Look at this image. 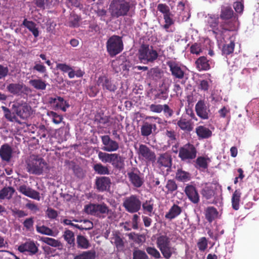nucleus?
<instances>
[{
	"mask_svg": "<svg viewBox=\"0 0 259 259\" xmlns=\"http://www.w3.org/2000/svg\"><path fill=\"white\" fill-rule=\"evenodd\" d=\"M49 169L48 164L43 158L38 156H31L27 161V169L30 174L40 175L49 170Z\"/></svg>",
	"mask_w": 259,
	"mask_h": 259,
	"instance_id": "obj_1",
	"label": "nucleus"
},
{
	"mask_svg": "<svg viewBox=\"0 0 259 259\" xmlns=\"http://www.w3.org/2000/svg\"><path fill=\"white\" fill-rule=\"evenodd\" d=\"M130 9L128 3L124 0H113L109 6V12L112 17L125 15Z\"/></svg>",
	"mask_w": 259,
	"mask_h": 259,
	"instance_id": "obj_2",
	"label": "nucleus"
},
{
	"mask_svg": "<svg viewBox=\"0 0 259 259\" xmlns=\"http://www.w3.org/2000/svg\"><path fill=\"white\" fill-rule=\"evenodd\" d=\"M220 18L225 20H229V27L225 28V29L234 31L236 30L239 25L238 19L233 15V11L229 6H223L221 8Z\"/></svg>",
	"mask_w": 259,
	"mask_h": 259,
	"instance_id": "obj_3",
	"label": "nucleus"
},
{
	"mask_svg": "<svg viewBox=\"0 0 259 259\" xmlns=\"http://www.w3.org/2000/svg\"><path fill=\"white\" fill-rule=\"evenodd\" d=\"M106 48L110 56L113 57L120 53L123 48L121 38L117 35L111 36L107 41Z\"/></svg>",
	"mask_w": 259,
	"mask_h": 259,
	"instance_id": "obj_4",
	"label": "nucleus"
},
{
	"mask_svg": "<svg viewBox=\"0 0 259 259\" xmlns=\"http://www.w3.org/2000/svg\"><path fill=\"white\" fill-rule=\"evenodd\" d=\"M12 109L18 116L23 119L29 117L32 113L31 107L23 101H15Z\"/></svg>",
	"mask_w": 259,
	"mask_h": 259,
	"instance_id": "obj_5",
	"label": "nucleus"
},
{
	"mask_svg": "<svg viewBox=\"0 0 259 259\" xmlns=\"http://www.w3.org/2000/svg\"><path fill=\"white\" fill-rule=\"evenodd\" d=\"M157 57V52L148 47L142 46L139 51V58L144 64L153 62Z\"/></svg>",
	"mask_w": 259,
	"mask_h": 259,
	"instance_id": "obj_6",
	"label": "nucleus"
},
{
	"mask_svg": "<svg viewBox=\"0 0 259 259\" xmlns=\"http://www.w3.org/2000/svg\"><path fill=\"white\" fill-rule=\"evenodd\" d=\"M123 205L127 211L133 213L140 209L141 202L137 197L132 195L125 199Z\"/></svg>",
	"mask_w": 259,
	"mask_h": 259,
	"instance_id": "obj_7",
	"label": "nucleus"
},
{
	"mask_svg": "<svg viewBox=\"0 0 259 259\" xmlns=\"http://www.w3.org/2000/svg\"><path fill=\"white\" fill-rule=\"evenodd\" d=\"M196 152L194 146L188 144L181 148L179 156L182 160L193 159L196 157Z\"/></svg>",
	"mask_w": 259,
	"mask_h": 259,
	"instance_id": "obj_8",
	"label": "nucleus"
},
{
	"mask_svg": "<svg viewBox=\"0 0 259 259\" xmlns=\"http://www.w3.org/2000/svg\"><path fill=\"white\" fill-rule=\"evenodd\" d=\"M84 210L86 213L96 216L107 213L109 211L108 207L104 204H94L85 205Z\"/></svg>",
	"mask_w": 259,
	"mask_h": 259,
	"instance_id": "obj_9",
	"label": "nucleus"
},
{
	"mask_svg": "<svg viewBox=\"0 0 259 259\" xmlns=\"http://www.w3.org/2000/svg\"><path fill=\"white\" fill-rule=\"evenodd\" d=\"M103 144L102 150L108 152H114L119 149L118 143L112 140L109 136L105 135L101 137Z\"/></svg>",
	"mask_w": 259,
	"mask_h": 259,
	"instance_id": "obj_10",
	"label": "nucleus"
},
{
	"mask_svg": "<svg viewBox=\"0 0 259 259\" xmlns=\"http://www.w3.org/2000/svg\"><path fill=\"white\" fill-rule=\"evenodd\" d=\"M49 103L55 110L60 109L64 112L69 107V103L60 97L49 98Z\"/></svg>",
	"mask_w": 259,
	"mask_h": 259,
	"instance_id": "obj_11",
	"label": "nucleus"
},
{
	"mask_svg": "<svg viewBox=\"0 0 259 259\" xmlns=\"http://www.w3.org/2000/svg\"><path fill=\"white\" fill-rule=\"evenodd\" d=\"M195 110L197 115L203 119L209 117V109L204 101L200 100L195 105Z\"/></svg>",
	"mask_w": 259,
	"mask_h": 259,
	"instance_id": "obj_12",
	"label": "nucleus"
},
{
	"mask_svg": "<svg viewBox=\"0 0 259 259\" xmlns=\"http://www.w3.org/2000/svg\"><path fill=\"white\" fill-rule=\"evenodd\" d=\"M98 158L104 163H111L113 165H115L118 161L119 155L116 153H108L99 151Z\"/></svg>",
	"mask_w": 259,
	"mask_h": 259,
	"instance_id": "obj_13",
	"label": "nucleus"
},
{
	"mask_svg": "<svg viewBox=\"0 0 259 259\" xmlns=\"http://www.w3.org/2000/svg\"><path fill=\"white\" fill-rule=\"evenodd\" d=\"M208 24L212 32L217 35H222L224 31L227 30L219 25V17L217 16H209L208 19Z\"/></svg>",
	"mask_w": 259,
	"mask_h": 259,
	"instance_id": "obj_14",
	"label": "nucleus"
},
{
	"mask_svg": "<svg viewBox=\"0 0 259 259\" xmlns=\"http://www.w3.org/2000/svg\"><path fill=\"white\" fill-rule=\"evenodd\" d=\"M185 192L189 199L193 203L199 202V195L196 188L191 185H187L185 188Z\"/></svg>",
	"mask_w": 259,
	"mask_h": 259,
	"instance_id": "obj_15",
	"label": "nucleus"
},
{
	"mask_svg": "<svg viewBox=\"0 0 259 259\" xmlns=\"http://www.w3.org/2000/svg\"><path fill=\"white\" fill-rule=\"evenodd\" d=\"M172 74L176 78L181 79L184 77V72L178 63L169 61L167 62Z\"/></svg>",
	"mask_w": 259,
	"mask_h": 259,
	"instance_id": "obj_16",
	"label": "nucleus"
},
{
	"mask_svg": "<svg viewBox=\"0 0 259 259\" xmlns=\"http://www.w3.org/2000/svg\"><path fill=\"white\" fill-rule=\"evenodd\" d=\"M96 185L100 191L108 190L110 187L111 181L108 177H101L96 179Z\"/></svg>",
	"mask_w": 259,
	"mask_h": 259,
	"instance_id": "obj_17",
	"label": "nucleus"
},
{
	"mask_svg": "<svg viewBox=\"0 0 259 259\" xmlns=\"http://www.w3.org/2000/svg\"><path fill=\"white\" fill-rule=\"evenodd\" d=\"M18 190L21 193L27 197L37 200H40V197L38 192L34 190H32L29 187H27L25 185H22L20 186Z\"/></svg>",
	"mask_w": 259,
	"mask_h": 259,
	"instance_id": "obj_18",
	"label": "nucleus"
},
{
	"mask_svg": "<svg viewBox=\"0 0 259 259\" xmlns=\"http://www.w3.org/2000/svg\"><path fill=\"white\" fill-rule=\"evenodd\" d=\"M18 250L21 252H29L31 254H35L38 251V248L32 241H27L19 246Z\"/></svg>",
	"mask_w": 259,
	"mask_h": 259,
	"instance_id": "obj_19",
	"label": "nucleus"
},
{
	"mask_svg": "<svg viewBox=\"0 0 259 259\" xmlns=\"http://www.w3.org/2000/svg\"><path fill=\"white\" fill-rule=\"evenodd\" d=\"M157 163L158 167L161 168L164 167L169 168L171 165V158L168 153L161 154L158 158Z\"/></svg>",
	"mask_w": 259,
	"mask_h": 259,
	"instance_id": "obj_20",
	"label": "nucleus"
},
{
	"mask_svg": "<svg viewBox=\"0 0 259 259\" xmlns=\"http://www.w3.org/2000/svg\"><path fill=\"white\" fill-rule=\"evenodd\" d=\"M12 149L8 144L3 145L0 148V157L3 160L9 161L11 158Z\"/></svg>",
	"mask_w": 259,
	"mask_h": 259,
	"instance_id": "obj_21",
	"label": "nucleus"
},
{
	"mask_svg": "<svg viewBox=\"0 0 259 259\" xmlns=\"http://www.w3.org/2000/svg\"><path fill=\"white\" fill-rule=\"evenodd\" d=\"M22 25L26 27L35 37L38 36L39 31L36 24L34 22L32 21H29L27 19H24Z\"/></svg>",
	"mask_w": 259,
	"mask_h": 259,
	"instance_id": "obj_22",
	"label": "nucleus"
},
{
	"mask_svg": "<svg viewBox=\"0 0 259 259\" xmlns=\"http://www.w3.org/2000/svg\"><path fill=\"white\" fill-rule=\"evenodd\" d=\"M181 212V207L178 205L174 204L165 214V218L170 220H172L178 217Z\"/></svg>",
	"mask_w": 259,
	"mask_h": 259,
	"instance_id": "obj_23",
	"label": "nucleus"
},
{
	"mask_svg": "<svg viewBox=\"0 0 259 259\" xmlns=\"http://www.w3.org/2000/svg\"><path fill=\"white\" fill-rule=\"evenodd\" d=\"M139 154L148 160H152L155 158V154L145 145H141L139 149Z\"/></svg>",
	"mask_w": 259,
	"mask_h": 259,
	"instance_id": "obj_24",
	"label": "nucleus"
},
{
	"mask_svg": "<svg viewBox=\"0 0 259 259\" xmlns=\"http://www.w3.org/2000/svg\"><path fill=\"white\" fill-rule=\"evenodd\" d=\"M196 132L199 138L202 139L208 138L212 135V132L209 128L202 125L196 128Z\"/></svg>",
	"mask_w": 259,
	"mask_h": 259,
	"instance_id": "obj_25",
	"label": "nucleus"
},
{
	"mask_svg": "<svg viewBox=\"0 0 259 259\" xmlns=\"http://www.w3.org/2000/svg\"><path fill=\"white\" fill-rule=\"evenodd\" d=\"M210 159L208 157L200 156L198 157L195 162V167L199 169L203 170L206 169Z\"/></svg>",
	"mask_w": 259,
	"mask_h": 259,
	"instance_id": "obj_26",
	"label": "nucleus"
},
{
	"mask_svg": "<svg viewBox=\"0 0 259 259\" xmlns=\"http://www.w3.org/2000/svg\"><path fill=\"white\" fill-rule=\"evenodd\" d=\"M98 83L99 84L102 85L104 88L110 91H114L116 89V86L112 84L107 77L104 76L99 78Z\"/></svg>",
	"mask_w": 259,
	"mask_h": 259,
	"instance_id": "obj_27",
	"label": "nucleus"
},
{
	"mask_svg": "<svg viewBox=\"0 0 259 259\" xmlns=\"http://www.w3.org/2000/svg\"><path fill=\"white\" fill-rule=\"evenodd\" d=\"M56 68L63 72H67L70 78H73L74 77L73 69L69 65L65 63H58L56 65Z\"/></svg>",
	"mask_w": 259,
	"mask_h": 259,
	"instance_id": "obj_28",
	"label": "nucleus"
},
{
	"mask_svg": "<svg viewBox=\"0 0 259 259\" xmlns=\"http://www.w3.org/2000/svg\"><path fill=\"white\" fill-rule=\"evenodd\" d=\"M155 129V124L145 122L141 128V134L144 136H148L152 133V130Z\"/></svg>",
	"mask_w": 259,
	"mask_h": 259,
	"instance_id": "obj_29",
	"label": "nucleus"
},
{
	"mask_svg": "<svg viewBox=\"0 0 259 259\" xmlns=\"http://www.w3.org/2000/svg\"><path fill=\"white\" fill-rule=\"evenodd\" d=\"M241 192L240 190H236L233 194L231 202L232 207L235 210H238L239 208V202Z\"/></svg>",
	"mask_w": 259,
	"mask_h": 259,
	"instance_id": "obj_30",
	"label": "nucleus"
},
{
	"mask_svg": "<svg viewBox=\"0 0 259 259\" xmlns=\"http://www.w3.org/2000/svg\"><path fill=\"white\" fill-rule=\"evenodd\" d=\"M8 91L14 95H20L22 92L23 84L11 83L7 86Z\"/></svg>",
	"mask_w": 259,
	"mask_h": 259,
	"instance_id": "obj_31",
	"label": "nucleus"
},
{
	"mask_svg": "<svg viewBox=\"0 0 259 259\" xmlns=\"http://www.w3.org/2000/svg\"><path fill=\"white\" fill-rule=\"evenodd\" d=\"M170 239L166 235H161L157 238V246L161 250L163 248L170 245Z\"/></svg>",
	"mask_w": 259,
	"mask_h": 259,
	"instance_id": "obj_32",
	"label": "nucleus"
},
{
	"mask_svg": "<svg viewBox=\"0 0 259 259\" xmlns=\"http://www.w3.org/2000/svg\"><path fill=\"white\" fill-rule=\"evenodd\" d=\"M178 125L182 130L190 131L193 129V125L190 120L185 118H181L177 122Z\"/></svg>",
	"mask_w": 259,
	"mask_h": 259,
	"instance_id": "obj_33",
	"label": "nucleus"
},
{
	"mask_svg": "<svg viewBox=\"0 0 259 259\" xmlns=\"http://www.w3.org/2000/svg\"><path fill=\"white\" fill-rule=\"evenodd\" d=\"M29 83L34 88L38 90H44L46 88L47 83L46 81L40 79H32L29 81Z\"/></svg>",
	"mask_w": 259,
	"mask_h": 259,
	"instance_id": "obj_34",
	"label": "nucleus"
},
{
	"mask_svg": "<svg viewBox=\"0 0 259 259\" xmlns=\"http://www.w3.org/2000/svg\"><path fill=\"white\" fill-rule=\"evenodd\" d=\"M196 65L199 70H208L210 68L208 61L204 57H200L196 61Z\"/></svg>",
	"mask_w": 259,
	"mask_h": 259,
	"instance_id": "obj_35",
	"label": "nucleus"
},
{
	"mask_svg": "<svg viewBox=\"0 0 259 259\" xmlns=\"http://www.w3.org/2000/svg\"><path fill=\"white\" fill-rule=\"evenodd\" d=\"M202 194L207 199L211 198L214 195V186L212 184L206 185L202 191Z\"/></svg>",
	"mask_w": 259,
	"mask_h": 259,
	"instance_id": "obj_36",
	"label": "nucleus"
},
{
	"mask_svg": "<svg viewBox=\"0 0 259 259\" xmlns=\"http://www.w3.org/2000/svg\"><path fill=\"white\" fill-rule=\"evenodd\" d=\"M131 183L136 187H140L143 184V180L140 176L134 172H130L128 174Z\"/></svg>",
	"mask_w": 259,
	"mask_h": 259,
	"instance_id": "obj_37",
	"label": "nucleus"
},
{
	"mask_svg": "<svg viewBox=\"0 0 259 259\" xmlns=\"http://www.w3.org/2000/svg\"><path fill=\"white\" fill-rule=\"evenodd\" d=\"M163 257L166 259L169 258L172 254L176 253V248L171 246L170 245L160 250Z\"/></svg>",
	"mask_w": 259,
	"mask_h": 259,
	"instance_id": "obj_38",
	"label": "nucleus"
},
{
	"mask_svg": "<svg viewBox=\"0 0 259 259\" xmlns=\"http://www.w3.org/2000/svg\"><path fill=\"white\" fill-rule=\"evenodd\" d=\"M176 179L182 182H187L190 180L191 175L182 169H178L176 176Z\"/></svg>",
	"mask_w": 259,
	"mask_h": 259,
	"instance_id": "obj_39",
	"label": "nucleus"
},
{
	"mask_svg": "<svg viewBox=\"0 0 259 259\" xmlns=\"http://www.w3.org/2000/svg\"><path fill=\"white\" fill-rule=\"evenodd\" d=\"M63 237L68 244L72 246L74 245L75 237L72 231L69 230H65L63 233Z\"/></svg>",
	"mask_w": 259,
	"mask_h": 259,
	"instance_id": "obj_40",
	"label": "nucleus"
},
{
	"mask_svg": "<svg viewBox=\"0 0 259 259\" xmlns=\"http://www.w3.org/2000/svg\"><path fill=\"white\" fill-rule=\"evenodd\" d=\"M36 231L38 233H41L42 234L52 236L54 237H56L58 235V232L55 233L51 229L45 226H36Z\"/></svg>",
	"mask_w": 259,
	"mask_h": 259,
	"instance_id": "obj_41",
	"label": "nucleus"
},
{
	"mask_svg": "<svg viewBox=\"0 0 259 259\" xmlns=\"http://www.w3.org/2000/svg\"><path fill=\"white\" fill-rule=\"evenodd\" d=\"M40 240L46 244L54 247H59L61 246V243L58 240L49 237H42Z\"/></svg>",
	"mask_w": 259,
	"mask_h": 259,
	"instance_id": "obj_42",
	"label": "nucleus"
},
{
	"mask_svg": "<svg viewBox=\"0 0 259 259\" xmlns=\"http://www.w3.org/2000/svg\"><path fill=\"white\" fill-rule=\"evenodd\" d=\"M14 192V190L11 187L4 188L0 191V199H10Z\"/></svg>",
	"mask_w": 259,
	"mask_h": 259,
	"instance_id": "obj_43",
	"label": "nucleus"
},
{
	"mask_svg": "<svg viewBox=\"0 0 259 259\" xmlns=\"http://www.w3.org/2000/svg\"><path fill=\"white\" fill-rule=\"evenodd\" d=\"M80 224L75 225V227L80 230H90L93 227V224L90 221L84 220L79 222Z\"/></svg>",
	"mask_w": 259,
	"mask_h": 259,
	"instance_id": "obj_44",
	"label": "nucleus"
},
{
	"mask_svg": "<svg viewBox=\"0 0 259 259\" xmlns=\"http://www.w3.org/2000/svg\"><path fill=\"white\" fill-rule=\"evenodd\" d=\"M218 212L215 208L210 207L207 208L205 212V217L206 219L211 222L217 216Z\"/></svg>",
	"mask_w": 259,
	"mask_h": 259,
	"instance_id": "obj_45",
	"label": "nucleus"
},
{
	"mask_svg": "<svg viewBox=\"0 0 259 259\" xmlns=\"http://www.w3.org/2000/svg\"><path fill=\"white\" fill-rule=\"evenodd\" d=\"M142 207L145 213L149 216H151L154 213L153 203L151 201H146L143 204Z\"/></svg>",
	"mask_w": 259,
	"mask_h": 259,
	"instance_id": "obj_46",
	"label": "nucleus"
},
{
	"mask_svg": "<svg viewBox=\"0 0 259 259\" xmlns=\"http://www.w3.org/2000/svg\"><path fill=\"white\" fill-rule=\"evenodd\" d=\"M95 253L93 251H83L75 256L74 259H95Z\"/></svg>",
	"mask_w": 259,
	"mask_h": 259,
	"instance_id": "obj_47",
	"label": "nucleus"
},
{
	"mask_svg": "<svg viewBox=\"0 0 259 259\" xmlns=\"http://www.w3.org/2000/svg\"><path fill=\"white\" fill-rule=\"evenodd\" d=\"M77 244L78 247L87 249L89 246L88 240L83 236H78L77 237Z\"/></svg>",
	"mask_w": 259,
	"mask_h": 259,
	"instance_id": "obj_48",
	"label": "nucleus"
},
{
	"mask_svg": "<svg viewBox=\"0 0 259 259\" xmlns=\"http://www.w3.org/2000/svg\"><path fill=\"white\" fill-rule=\"evenodd\" d=\"M94 169L96 172L100 175H108L109 174L108 167L100 163L95 164Z\"/></svg>",
	"mask_w": 259,
	"mask_h": 259,
	"instance_id": "obj_49",
	"label": "nucleus"
},
{
	"mask_svg": "<svg viewBox=\"0 0 259 259\" xmlns=\"http://www.w3.org/2000/svg\"><path fill=\"white\" fill-rule=\"evenodd\" d=\"M110 242L118 248H121L123 245L122 239L116 234H113L112 236L110 238Z\"/></svg>",
	"mask_w": 259,
	"mask_h": 259,
	"instance_id": "obj_50",
	"label": "nucleus"
},
{
	"mask_svg": "<svg viewBox=\"0 0 259 259\" xmlns=\"http://www.w3.org/2000/svg\"><path fill=\"white\" fill-rule=\"evenodd\" d=\"M0 259H19L12 253L6 250H0Z\"/></svg>",
	"mask_w": 259,
	"mask_h": 259,
	"instance_id": "obj_51",
	"label": "nucleus"
},
{
	"mask_svg": "<svg viewBox=\"0 0 259 259\" xmlns=\"http://www.w3.org/2000/svg\"><path fill=\"white\" fill-rule=\"evenodd\" d=\"M147 252L155 258H159L161 257L160 252L154 247H148L146 248Z\"/></svg>",
	"mask_w": 259,
	"mask_h": 259,
	"instance_id": "obj_52",
	"label": "nucleus"
},
{
	"mask_svg": "<svg viewBox=\"0 0 259 259\" xmlns=\"http://www.w3.org/2000/svg\"><path fill=\"white\" fill-rule=\"evenodd\" d=\"M48 114L49 116L52 117L53 122L55 124H59L62 121V116L58 115L56 112L51 111L49 112Z\"/></svg>",
	"mask_w": 259,
	"mask_h": 259,
	"instance_id": "obj_53",
	"label": "nucleus"
},
{
	"mask_svg": "<svg viewBox=\"0 0 259 259\" xmlns=\"http://www.w3.org/2000/svg\"><path fill=\"white\" fill-rule=\"evenodd\" d=\"M133 259H148V256L144 251L136 250L133 252Z\"/></svg>",
	"mask_w": 259,
	"mask_h": 259,
	"instance_id": "obj_54",
	"label": "nucleus"
},
{
	"mask_svg": "<svg viewBox=\"0 0 259 259\" xmlns=\"http://www.w3.org/2000/svg\"><path fill=\"white\" fill-rule=\"evenodd\" d=\"M235 44L233 42H230V44L224 45L223 48V53L224 54L229 55L234 51Z\"/></svg>",
	"mask_w": 259,
	"mask_h": 259,
	"instance_id": "obj_55",
	"label": "nucleus"
},
{
	"mask_svg": "<svg viewBox=\"0 0 259 259\" xmlns=\"http://www.w3.org/2000/svg\"><path fill=\"white\" fill-rule=\"evenodd\" d=\"M57 0H37L36 5L39 7H43L45 5L49 6L52 4H55Z\"/></svg>",
	"mask_w": 259,
	"mask_h": 259,
	"instance_id": "obj_56",
	"label": "nucleus"
},
{
	"mask_svg": "<svg viewBox=\"0 0 259 259\" xmlns=\"http://www.w3.org/2000/svg\"><path fill=\"white\" fill-rule=\"evenodd\" d=\"M197 246L199 249L201 251H204L207 247V241L205 237H202L199 239L198 243Z\"/></svg>",
	"mask_w": 259,
	"mask_h": 259,
	"instance_id": "obj_57",
	"label": "nucleus"
},
{
	"mask_svg": "<svg viewBox=\"0 0 259 259\" xmlns=\"http://www.w3.org/2000/svg\"><path fill=\"white\" fill-rule=\"evenodd\" d=\"M149 109L153 112L159 113L163 111V108L162 105L153 104L150 105Z\"/></svg>",
	"mask_w": 259,
	"mask_h": 259,
	"instance_id": "obj_58",
	"label": "nucleus"
},
{
	"mask_svg": "<svg viewBox=\"0 0 259 259\" xmlns=\"http://www.w3.org/2000/svg\"><path fill=\"white\" fill-rule=\"evenodd\" d=\"M190 50L192 54L196 55H199L202 52L200 45L197 44L193 45L191 47Z\"/></svg>",
	"mask_w": 259,
	"mask_h": 259,
	"instance_id": "obj_59",
	"label": "nucleus"
},
{
	"mask_svg": "<svg viewBox=\"0 0 259 259\" xmlns=\"http://www.w3.org/2000/svg\"><path fill=\"white\" fill-rule=\"evenodd\" d=\"M166 188L170 192H173L177 189L176 182L172 180H168L166 185Z\"/></svg>",
	"mask_w": 259,
	"mask_h": 259,
	"instance_id": "obj_60",
	"label": "nucleus"
},
{
	"mask_svg": "<svg viewBox=\"0 0 259 259\" xmlns=\"http://www.w3.org/2000/svg\"><path fill=\"white\" fill-rule=\"evenodd\" d=\"M33 69L40 73H45L46 72V67L43 64L37 62H35Z\"/></svg>",
	"mask_w": 259,
	"mask_h": 259,
	"instance_id": "obj_61",
	"label": "nucleus"
},
{
	"mask_svg": "<svg viewBox=\"0 0 259 259\" xmlns=\"http://www.w3.org/2000/svg\"><path fill=\"white\" fill-rule=\"evenodd\" d=\"M46 214L48 218L50 219H55L58 215L57 211L51 208H48Z\"/></svg>",
	"mask_w": 259,
	"mask_h": 259,
	"instance_id": "obj_62",
	"label": "nucleus"
},
{
	"mask_svg": "<svg viewBox=\"0 0 259 259\" xmlns=\"http://www.w3.org/2000/svg\"><path fill=\"white\" fill-rule=\"evenodd\" d=\"M24 226L27 229L30 230L33 225V220L32 218L27 219L23 223Z\"/></svg>",
	"mask_w": 259,
	"mask_h": 259,
	"instance_id": "obj_63",
	"label": "nucleus"
},
{
	"mask_svg": "<svg viewBox=\"0 0 259 259\" xmlns=\"http://www.w3.org/2000/svg\"><path fill=\"white\" fill-rule=\"evenodd\" d=\"M164 19L165 22L164 27L168 28L173 23L172 20L170 18L169 13L164 15Z\"/></svg>",
	"mask_w": 259,
	"mask_h": 259,
	"instance_id": "obj_64",
	"label": "nucleus"
}]
</instances>
